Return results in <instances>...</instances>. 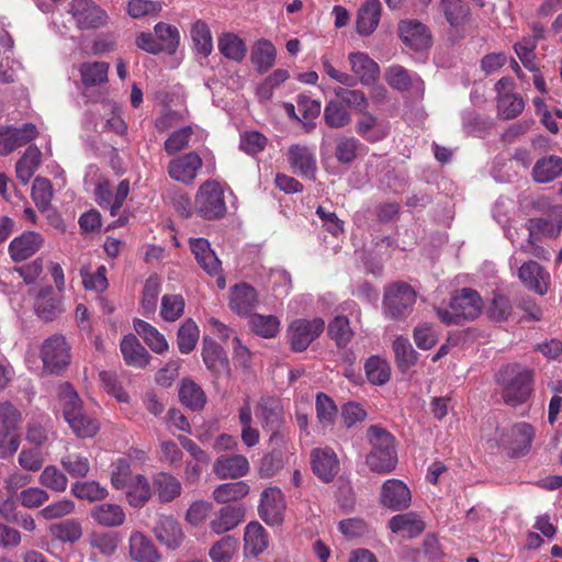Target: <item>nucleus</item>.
<instances>
[{"label":"nucleus","instance_id":"f257e3e1","mask_svg":"<svg viewBox=\"0 0 562 562\" xmlns=\"http://www.w3.org/2000/svg\"><path fill=\"white\" fill-rule=\"evenodd\" d=\"M58 403L65 422L77 437L85 439L97 435L99 422L83 409L82 401L70 383L58 386Z\"/></svg>","mask_w":562,"mask_h":562},{"label":"nucleus","instance_id":"f03ea898","mask_svg":"<svg viewBox=\"0 0 562 562\" xmlns=\"http://www.w3.org/2000/svg\"><path fill=\"white\" fill-rule=\"evenodd\" d=\"M531 372L518 364L503 368L497 375L502 397L508 405L516 406L527 401L531 393Z\"/></svg>","mask_w":562,"mask_h":562},{"label":"nucleus","instance_id":"7ed1b4c3","mask_svg":"<svg viewBox=\"0 0 562 562\" xmlns=\"http://www.w3.org/2000/svg\"><path fill=\"white\" fill-rule=\"evenodd\" d=\"M439 319L447 324H461L476 318L482 311V301L476 291L462 289L450 301L448 307H437Z\"/></svg>","mask_w":562,"mask_h":562},{"label":"nucleus","instance_id":"20e7f679","mask_svg":"<svg viewBox=\"0 0 562 562\" xmlns=\"http://www.w3.org/2000/svg\"><path fill=\"white\" fill-rule=\"evenodd\" d=\"M40 357L45 372L60 374L70 364V345L64 335L54 334L42 342Z\"/></svg>","mask_w":562,"mask_h":562},{"label":"nucleus","instance_id":"39448f33","mask_svg":"<svg viewBox=\"0 0 562 562\" xmlns=\"http://www.w3.org/2000/svg\"><path fill=\"white\" fill-rule=\"evenodd\" d=\"M195 209L205 220L222 218L226 214L224 188L216 180L202 183L195 194Z\"/></svg>","mask_w":562,"mask_h":562},{"label":"nucleus","instance_id":"423d86ee","mask_svg":"<svg viewBox=\"0 0 562 562\" xmlns=\"http://www.w3.org/2000/svg\"><path fill=\"white\" fill-rule=\"evenodd\" d=\"M416 301L414 290L406 283L391 285L384 294V313L392 319H397L411 313Z\"/></svg>","mask_w":562,"mask_h":562},{"label":"nucleus","instance_id":"0eeeda50","mask_svg":"<svg viewBox=\"0 0 562 562\" xmlns=\"http://www.w3.org/2000/svg\"><path fill=\"white\" fill-rule=\"evenodd\" d=\"M325 322L319 318L295 319L288 328V338L292 350L304 351L324 330Z\"/></svg>","mask_w":562,"mask_h":562},{"label":"nucleus","instance_id":"6e6552de","mask_svg":"<svg viewBox=\"0 0 562 562\" xmlns=\"http://www.w3.org/2000/svg\"><path fill=\"white\" fill-rule=\"evenodd\" d=\"M68 12L80 30L99 29L108 20L105 11L91 0H72Z\"/></svg>","mask_w":562,"mask_h":562},{"label":"nucleus","instance_id":"1a4fd4ad","mask_svg":"<svg viewBox=\"0 0 562 562\" xmlns=\"http://www.w3.org/2000/svg\"><path fill=\"white\" fill-rule=\"evenodd\" d=\"M285 508L284 495L279 487L270 486L262 491L258 512L266 524L280 525L283 521Z\"/></svg>","mask_w":562,"mask_h":562},{"label":"nucleus","instance_id":"9d476101","mask_svg":"<svg viewBox=\"0 0 562 562\" xmlns=\"http://www.w3.org/2000/svg\"><path fill=\"white\" fill-rule=\"evenodd\" d=\"M153 532L161 546L172 551L178 550L186 539L181 524L171 515H160Z\"/></svg>","mask_w":562,"mask_h":562},{"label":"nucleus","instance_id":"9b49d317","mask_svg":"<svg viewBox=\"0 0 562 562\" xmlns=\"http://www.w3.org/2000/svg\"><path fill=\"white\" fill-rule=\"evenodd\" d=\"M94 193L98 204L102 209L109 210L112 216H115L130 193V181L127 179L122 180L115 192L112 191L108 180L99 181Z\"/></svg>","mask_w":562,"mask_h":562},{"label":"nucleus","instance_id":"f8f14e48","mask_svg":"<svg viewBox=\"0 0 562 562\" xmlns=\"http://www.w3.org/2000/svg\"><path fill=\"white\" fill-rule=\"evenodd\" d=\"M311 464L314 474L324 483L331 482L340 469L338 457L329 447L313 449Z\"/></svg>","mask_w":562,"mask_h":562},{"label":"nucleus","instance_id":"ddd939ff","mask_svg":"<svg viewBox=\"0 0 562 562\" xmlns=\"http://www.w3.org/2000/svg\"><path fill=\"white\" fill-rule=\"evenodd\" d=\"M202 167V158L195 151L179 155L172 158L168 165V173L171 179L189 184Z\"/></svg>","mask_w":562,"mask_h":562},{"label":"nucleus","instance_id":"4468645a","mask_svg":"<svg viewBox=\"0 0 562 562\" xmlns=\"http://www.w3.org/2000/svg\"><path fill=\"white\" fill-rule=\"evenodd\" d=\"M412 494L408 486L401 480H386L381 487L380 502L391 510H402L411 505Z\"/></svg>","mask_w":562,"mask_h":562},{"label":"nucleus","instance_id":"2eb2a0df","mask_svg":"<svg viewBox=\"0 0 562 562\" xmlns=\"http://www.w3.org/2000/svg\"><path fill=\"white\" fill-rule=\"evenodd\" d=\"M402 41L414 50H424L431 46L432 37L427 25L417 20H404L398 23Z\"/></svg>","mask_w":562,"mask_h":562},{"label":"nucleus","instance_id":"dca6fc26","mask_svg":"<svg viewBox=\"0 0 562 562\" xmlns=\"http://www.w3.org/2000/svg\"><path fill=\"white\" fill-rule=\"evenodd\" d=\"M202 358L216 379L229 376L231 368L224 349L209 337L203 339Z\"/></svg>","mask_w":562,"mask_h":562},{"label":"nucleus","instance_id":"f3484780","mask_svg":"<svg viewBox=\"0 0 562 562\" xmlns=\"http://www.w3.org/2000/svg\"><path fill=\"white\" fill-rule=\"evenodd\" d=\"M521 283L537 294L547 293L550 284V273L536 261H527L518 268Z\"/></svg>","mask_w":562,"mask_h":562},{"label":"nucleus","instance_id":"a211bd4d","mask_svg":"<svg viewBox=\"0 0 562 562\" xmlns=\"http://www.w3.org/2000/svg\"><path fill=\"white\" fill-rule=\"evenodd\" d=\"M249 471V462L241 454H224L218 457L213 465L214 474L221 479H239Z\"/></svg>","mask_w":562,"mask_h":562},{"label":"nucleus","instance_id":"6ab92c4d","mask_svg":"<svg viewBox=\"0 0 562 562\" xmlns=\"http://www.w3.org/2000/svg\"><path fill=\"white\" fill-rule=\"evenodd\" d=\"M351 71L363 86H372L380 76L379 65L366 53L355 52L348 55Z\"/></svg>","mask_w":562,"mask_h":562},{"label":"nucleus","instance_id":"aec40b11","mask_svg":"<svg viewBox=\"0 0 562 562\" xmlns=\"http://www.w3.org/2000/svg\"><path fill=\"white\" fill-rule=\"evenodd\" d=\"M439 9L453 29L463 27L471 22V0H440Z\"/></svg>","mask_w":562,"mask_h":562},{"label":"nucleus","instance_id":"412c9836","mask_svg":"<svg viewBox=\"0 0 562 562\" xmlns=\"http://www.w3.org/2000/svg\"><path fill=\"white\" fill-rule=\"evenodd\" d=\"M153 491L162 504H169L181 496L183 487L180 480L168 472H158L153 476Z\"/></svg>","mask_w":562,"mask_h":562},{"label":"nucleus","instance_id":"4be33fe9","mask_svg":"<svg viewBox=\"0 0 562 562\" xmlns=\"http://www.w3.org/2000/svg\"><path fill=\"white\" fill-rule=\"evenodd\" d=\"M130 557L136 562H160L161 554L153 541L140 531H133L128 539Z\"/></svg>","mask_w":562,"mask_h":562},{"label":"nucleus","instance_id":"5701e85b","mask_svg":"<svg viewBox=\"0 0 562 562\" xmlns=\"http://www.w3.org/2000/svg\"><path fill=\"white\" fill-rule=\"evenodd\" d=\"M288 160L291 168L301 177L314 179L317 170L316 158L306 146L292 145L288 154Z\"/></svg>","mask_w":562,"mask_h":562},{"label":"nucleus","instance_id":"b1692460","mask_svg":"<svg viewBox=\"0 0 562 562\" xmlns=\"http://www.w3.org/2000/svg\"><path fill=\"white\" fill-rule=\"evenodd\" d=\"M190 248L195 257L199 266L210 276H217L221 272L222 263L207 239L192 238L190 239Z\"/></svg>","mask_w":562,"mask_h":562},{"label":"nucleus","instance_id":"393cba45","mask_svg":"<svg viewBox=\"0 0 562 562\" xmlns=\"http://www.w3.org/2000/svg\"><path fill=\"white\" fill-rule=\"evenodd\" d=\"M258 304V295L251 285L239 283L231 289L229 307L238 315H248Z\"/></svg>","mask_w":562,"mask_h":562},{"label":"nucleus","instance_id":"a878e982","mask_svg":"<svg viewBox=\"0 0 562 562\" xmlns=\"http://www.w3.org/2000/svg\"><path fill=\"white\" fill-rule=\"evenodd\" d=\"M382 13L380 0H366L357 13V32L361 36L371 35L378 27Z\"/></svg>","mask_w":562,"mask_h":562},{"label":"nucleus","instance_id":"bb28decb","mask_svg":"<svg viewBox=\"0 0 562 562\" xmlns=\"http://www.w3.org/2000/svg\"><path fill=\"white\" fill-rule=\"evenodd\" d=\"M43 245V237L36 232H25L9 245V252L14 261H23L33 256Z\"/></svg>","mask_w":562,"mask_h":562},{"label":"nucleus","instance_id":"cd10ccee","mask_svg":"<svg viewBox=\"0 0 562 562\" xmlns=\"http://www.w3.org/2000/svg\"><path fill=\"white\" fill-rule=\"evenodd\" d=\"M269 546V537L261 524L258 521L249 522L244 532V555L246 558H256L261 554Z\"/></svg>","mask_w":562,"mask_h":562},{"label":"nucleus","instance_id":"c85d7f7f","mask_svg":"<svg viewBox=\"0 0 562 562\" xmlns=\"http://www.w3.org/2000/svg\"><path fill=\"white\" fill-rule=\"evenodd\" d=\"M34 311L45 322L55 319L63 312L61 302L54 296L52 286H44L35 293Z\"/></svg>","mask_w":562,"mask_h":562},{"label":"nucleus","instance_id":"c756f323","mask_svg":"<svg viewBox=\"0 0 562 562\" xmlns=\"http://www.w3.org/2000/svg\"><path fill=\"white\" fill-rule=\"evenodd\" d=\"M277 49L271 41L260 38L250 49V61L259 74H266L276 64Z\"/></svg>","mask_w":562,"mask_h":562},{"label":"nucleus","instance_id":"7c9ffc66","mask_svg":"<svg viewBox=\"0 0 562 562\" xmlns=\"http://www.w3.org/2000/svg\"><path fill=\"white\" fill-rule=\"evenodd\" d=\"M389 528L404 538H414L424 531L425 524L417 514L405 513L393 516L389 521Z\"/></svg>","mask_w":562,"mask_h":562},{"label":"nucleus","instance_id":"2f4dec72","mask_svg":"<svg viewBox=\"0 0 562 562\" xmlns=\"http://www.w3.org/2000/svg\"><path fill=\"white\" fill-rule=\"evenodd\" d=\"M386 82L395 90L407 91L412 88L423 90L424 82L417 74H411L401 65L391 66L385 72Z\"/></svg>","mask_w":562,"mask_h":562},{"label":"nucleus","instance_id":"473e14b6","mask_svg":"<svg viewBox=\"0 0 562 562\" xmlns=\"http://www.w3.org/2000/svg\"><path fill=\"white\" fill-rule=\"evenodd\" d=\"M244 518L241 507L224 506L210 522V528L215 535H223L236 528Z\"/></svg>","mask_w":562,"mask_h":562},{"label":"nucleus","instance_id":"72a5a7b5","mask_svg":"<svg viewBox=\"0 0 562 562\" xmlns=\"http://www.w3.org/2000/svg\"><path fill=\"white\" fill-rule=\"evenodd\" d=\"M128 504L133 507L144 506L151 497L153 485L142 475L136 474L123 488Z\"/></svg>","mask_w":562,"mask_h":562},{"label":"nucleus","instance_id":"f704fd0d","mask_svg":"<svg viewBox=\"0 0 562 562\" xmlns=\"http://www.w3.org/2000/svg\"><path fill=\"white\" fill-rule=\"evenodd\" d=\"M91 518L104 527H117L125 521V513L117 504L103 503L90 510Z\"/></svg>","mask_w":562,"mask_h":562},{"label":"nucleus","instance_id":"c9c22d12","mask_svg":"<svg viewBox=\"0 0 562 562\" xmlns=\"http://www.w3.org/2000/svg\"><path fill=\"white\" fill-rule=\"evenodd\" d=\"M121 352L128 366L144 368L149 361L147 350L140 345L134 335H127L122 339Z\"/></svg>","mask_w":562,"mask_h":562},{"label":"nucleus","instance_id":"e433bc0d","mask_svg":"<svg viewBox=\"0 0 562 562\" xmlns=\"http://www.w3.org/2000/svg\"><path fill=\"white\" fill-rule=\"evenodd\" d=\"M535 436L531 425L527 423H519L514 425L509 434L503 436L499 440L504 446H509L514 450L522 452L528 449Z\"/></svg>","mask_w":562,"mask_h":562},{"label":"nucleus","instance_id":"4c0bfd02","mask_svg":"<svg viewBox=\"0 0 562 562\" xmlns=\"http://www.w3.org/2000/svg\"><path fill=\"white\" fill-rule=\"evenodd\" d=\"M218 50L227 59L240 63L247 54V46L243 38L235 33H223L218 37Z\"/></svg>","mask_w":562,"mask_h":562},{"label":"nucleus","instance_id":"58836bf2","mask_svg":"<svg viewBox=\"0 0 562 562\" xmlns=\"http://www.w3.org/2000/svg\"><path fill=\"white\" fill-rule=\"evenodd\" d=\"M562 173V158L549 156L539 159L532 169V178L538 183H548Z\"/></svg>","mask_w":562,"mask_h":562},{"label":"nucleus","instance_id":"ea45409f","mask_svg":"<svg viewBox=\"0 0 562 562\" xmlns=\"http://www.w3.org/2000/svg\"><path fill=\"white\" fill-rule=\"evenodd\" d=\"M134 329L154 352L164 353L168 350L169 346L165 336L149 323L143 319H135Z\"/></svg>","mask_w":562,"mask_h":562},{"label":"nucleus","instance_id":"a19ab883","mask_svg":"<svg viewBox=\"0 0 562 562\" xmlns=\"http://www.w3.org/2000/svg\"><path fill=\"white\" fill-rule=\"evenodd\" d=\"M297 113L301 115L300 123L306 132L315 128L314 121L321 114V102L313 100L306 94H299L296 97Z\"/></svg>","mask_w":562,"mask_h":562},{"label":"nucleus","instance_id":"79ce46f5","mask_svg":"<svg viewBox=\"0 0 562 562\" xmlns=\"http://www.w3.org/2000/svg\"><path fill=\"white\" fill-rule=\"evenodd\" d=\"M110 65L105 61L83 63L79 67L85 87H94L108 81Z\"/></svg>","mask_w":562,"mask_h":562},{"label":"nucleus","instance_id":"37998d69","mask_svg":"<svg viewBox=\"0 0 562 562\" xmlns=\"http://www.w3.org/2000/svg\"><path fill=\"white\" fill-rule=\"evenodd\" d=\"M47 530L53 538L61 542L74 543L82 536L81 524L76 519H66L60 522L50 524Z\"/></svg>","mask_w":562,"mask_h":562},{"label":"nucleus","instance_id":"c03bdc74","mask_svg":"<svg viewBox=\"0 0 562 562\" xmlns=\"http://www.w3.org/2000/svg\"><path fill=\"white\" fill-rule=\"evenodd\" d=\"M249 490V485L244 481L223 483L214 488L212 497L216 503L225 504L244 498Z\"/></svg>","mask_w":562,"mask_h":562},{"label":"nucleus","instance_id":"a18cd8bd","mask_svg":"<svg viewBox=\"0 0 562 562\" xmlns=\"http://www.w3.org/2000/svg\"><path fill=\"white\" fill-rule=\"evenodd\" d=\"M397 458L395 449L371 450L367 456L368 467L376 473L385 474L396 467Z\"/></svg>","mask_w":562,"mask_h":562},{"label":"nucleus","instance_id":"49530a36","mask_svg":"<svg viewBox=\"0 0 562 562\" xmlns=\"http://www.w3.org/2000/svg\"><path fill=\"white\" fill-rule=\"evenodd\" d=\"M41 150L35 145H31L25 150L23 157L16 162V177L23 184H26L34 175L41 162Z\"/></svg>","mask_w":562,"mask_h":562},{"label":"nucleus","instance_id":"de8ad7c7","mask_svg":"<svg viewBox=\"0 0 562 562\" xmlns=\"http://www.w3.org/2000/svg\"><path fill=\"white\" fill-rule=\"evenodd\" d=\"M155 35L162 52L173 55L180 43V33L173 25L159 22L154 27Z\"/></svg>","mask_w":562,"mask_h":562},{"label":"nucleus","instance_id":"09e8293b","mask_svg":"<svg viewBox=\"0 0 562 562\" xmlns=\"http://www.w3.org/2000/svg\"><path fill=\"white\" fill-rule=\"evenodd\" d=\"M239 547V541L234 536H225L216 541L209 551L212 562H231Z\"/></svg>","mask_w":562,"mask_h":562},{"label":"nucleus","instance_id":"8fccbe9b","mask_svg":"<svg viewBox=\"0 0 562 562\" xmlns=\"http://www.w3.org/2000/svg\"><path fill=\"white\" fill-rule=\"evenodd\" d=\"M179 397L182 404L193 411L203 408L206 401L203 390L191 380L182 381Z\"/></svg>","mask_w":562,"mask_h":562},{"label":"nucleus","instance_id":"3c124183","mask_svg":"<svg viewBox=\"0 0 562 562\" xmlns=\"http://www.w3.org/2000/svg\"><path fill=\"white\" fill-rule=\"evenodd\" d=\"M325 124L330 128H341L348 125L351 116L346 106L338 101V99L327 102L324 109Z\"/></svg>","mask_w":562,"mask_h":562},{"label":"nucleus","instance_id":"603ef678","mask_svg":"<svg viewBox=\"0 0 562 562\" xmlns=\"http://www.w3.org/2000/svg\"><path fill=\"white\" fill-rule=\"evenodd\" d=\"M200 330L198 325L191 319H186L180 326L177 335V344L181 353H190L196 346Z\"/></svg>","mask_w":562,"mask_h":562},{"label":"nucleus","instance_id":"864d4df0","mask_svg":"<svg viewBox=\"0 0 562 562\" xmlns=\"http://www.w3.org/2000/svg\"><path fill=\"white\" fill-rule=\"evenodd\" d=\"M334 93L344 106L346 105L358 113H363L369 105V101L361 90L337 87L334 89Z\"/></svg>","mask_w":562,"mask_h":562},{"label":"nucleus","instance_id":"5fc2aeb1","mask_svg":"<svg viewBox=\"0 0 562 562\" xmlns=\"http://www.w3.org/2000/svg\"><path fill=\"white\" fill-rule=\"evenodd\" d=\"M525 109V101L519 93L497 95L498 114L506 120L518 116Z\"/></svg>","mask_w":562,"mask_h":562},{"label":"nucleus","instance_id":"6e6d98bb","mask_svg":"<svg viewBox=\"0 0 562 562\" xmlns=\"http://www.w3.org/2000/svg\"><path fill=\"white\" fill-rule=\"evenodd\" d=\"M71 493L75 497L89 502L102 501L108 496V490L95 481L76 482L71 486Z\"/></svg>","mask_w":562,"mask_h":562},{"label":"nucleus","instance_id":"4d7b16f0","mask_svg":"<svg viewBox=\"0 0 562 562\" xmlns=\"http://www.w3.org/2000/svg\"><path fill=\"white\" fill-rule=\"evenodd\" d=\"M191 38L194 47L203 57H207L213 49V41L209 26L203 21H196L191 27Z\"/></svg>","mask_w":562,"mask_h":562},{"label":"nucleus","instance_id":"13d9d810","mask_svg":"<svg viewBox=\"0 0 562 562\" xmlns=\"http://www.w3.org/2000/svg\"><path fill=\"white\" fill-rule=\"evenodd\" d=\"M250 326L256 335L273 338L279 331L280 321L273 315L254 314L250 317Z\"/></svg>","mask_w":562,"mask_h":562},{"label":"nucleus","instance_id":"bf43d9fd","mask_svg":"<svg viewBox=\"0 0 562 562\" xmlns=\"http://www.w3.org/2000/svg\"><path fill=\"white\" fill-rule=\"evenodd\" d=\"M316 416L323 427L331 426L338 414V408L334 401L326 394L319 393L315 402Z\"/></svg>","mask_w":562,"mask_h":562},{"label":"nucleus","instance_id":"052dcab7","mask_svg":"<svg viewBox=\"0 0 562 562\" xmlns=\"http://www.w3.org/2000/svg\"><path fill=\"white\" fill-rule=\"evenodd\" d=\"M159 293V279L157 277H149L145 282L140 300L142 311L145 316L155 313Z\"/></svg>","mask_w":562,"mask_h":562},{"label":"nucleus","instance_id":"680f3d73","mask_svg":"<svg viewBox=\"0 0 562 562\" xmlns=\"http://www.w3.org/2000/svg\"><path fill=\"white\" fill-rule=\"evenodd\" d=\"M328 334L331 339L336 341L339 347L347 346L353 331L350 327L349 319L346 316H336L328 325Z\"/></svg>","mask_w":562,"mask_h":562},{"label":"nucleus","instance_id":"e2e57ef3","mask_svg":"<svg viewBox=\"0 0 562 562\" xmlns=\"http://www.w3.org/2000/svg\"><path fill=\"white\" fill-rule=\"evenodd\" d=\"M364 368L368 380L372 384L382 385L390 379V366L380 357H371Z\"/></svg>","mask_w":562,"mask_h":562},{"label":"nucleus","instance_id":"0e129e2a","mask_svg":"<svg viewBox=\"0 0 562 562\" xmlns=\"http://www.w3.org/2000/svg\"><path fill=\"white\" fill-rule=\"evenodd\" d=\"M120 538L114 532H92L89 537L91 548L97 549L101 554L111 557L115 553Z\"/></svg>","mask_w":562,"mask_h":562},{"label":"nucleus","instance_id":"69168bd1","mask_svg":"<svg viewBox=\"0 0 562 562\" xmlns=\"http://www.w3.org/2000/svg\"><path fill=\"white\" fill-rule=\"evenodd\" d=\"M40 483L50 491L61 493L67 488L68 479L55 465H47L40 475Z\"/></svg>","mask_w":562,"mask_h":562},{"label":"nucleus","instance_id":"338daca9","mask_svg":"<svg viewBox=\"0 0 562 562\" xmlns=\"http://www.w3.org/2000/svg\"><path fill=\"white\" fill-rule=\"evenodd\" d=\"M80 276L86 290L100 293L108 289L109 282L106 279V267L104 265L99 266L93 273L85 267L80 270Z\"/></svg>","mask_w":562,"mask_h":562},{"label":"nucleus","instance_id":"774afa93","mask_svg":"<svg viewBox=\"0 0 562 562\" xmlns=\"http://www.w3.org/2000/svg\"><path fill=\"white\" fill-rule=\"evenodd\" d=\"M393 350L396 361L402 369H408L416 362V351L409 340L403 336L396 337L393 341Z\"/></svg>","mask_w":562,"mask_h":562}]
</instances>
